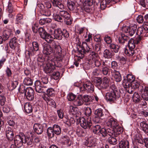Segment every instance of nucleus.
I'll return each instance as SVG.
<instances>
[{"label": "nucleus", "instance_id": "13", "mask_svg": "<svg viewBox=\"0 0 148 148\" xmlns=\"http://www.w3.org/2000/svg\"><path fill=\"white\" fill-rule=\"evenodd\" d=\"M136 29V25H134L129 27L125 26L123 27L122 30L126 33H128L130 36H132L135 33Z\"/></svg>", "mask_w": 148, "mask_h": 148}, {"label": "nucleus", "instance_id": "55", "mask_svg": "<svg viewBox=\"0 0 148 148\" xmlns=\"http://www.w3.org/2000/svg\"><path fill=\"white\" fill-rule=\"evenodd\" d=\"M33 83L32 80L28 77L25 78L23 81L24 84L26 85H32L33 84Z\"/></svg>", "mask_w": 148, "mask_h": 148}, {"label": "nucleus", "instance_id": "26", "mask_svg": "<svg viewBox=\"0 0 148 148\" xmlns=\"http://www.w3.org/2000/svg\"><path fill=\"white\" fill-rule=\"evenodd\" d=\"M18 45V44L17 42L16 38L13 37L9 42V45L10 47L13 49H14Z\"/></svg>", "mask_w": 148, "mask_h": 148}, {"label": "nucleus", "instance_id": "38", "mask_svg": "<svg viewBox=\"0 0 148 148\" xmlns=\"http://www.w3.org/2000/svg\"><path fill=\"white\" fill-rule=\"evenodd\" d=\"M113 76L115 81L117 82H120L121 80V77L120 73L118 71H115L113 73Z\"/></svg>", "mask_w": 148, "mask_h": 148}, {"label": "nucleus", "instance_id": "27", "mask_svg": "<svg viewBox=\"0 0 148 148\" xmlns=\"http://www.w3.org/2000/svg\"><path fill=\"white\" fill-rule=\"evenodd\" d=\"M110 79L107 77H105L102 79L101 88L103 89H106L108 87L109 85Z\"/></svg>", "mask_w": 148, "mask_h": 148}, {"label": "nucleus", "instance_id": "61", "mask_svg": "<svg viewBox=\"0 0 148 148\" xmlns=\"http://www.w3.org/2000/svg\"><path fill=\"white\" fill-rule=\"evenodd\" d=\"M38 24L36 22H34L32 24V29L33 32L35 33H36L38 31Z\"/></svg>", "mask_w": 148, "mask_h": 148}, {"label": "nucleus", "instance_id": "19", "mask_svg": "<svg viewBox=\"0 0 148 148\" xmlns=\"http://www.w3.org/2000/svg\"><path fill=\"white\" fill-rule=\"evenodd\" d=\"M54 39H56L59 40L62 39L63 34L62 31L60 28H58L55 30L53 32Z\"/></svg>", "mask_w": 148, "mask_h": 148}, {"label": "nucleus", "instance_id": "23", "mask_svg": "<svg viewBox=\"0 0 148 148\" xmlns=\"http://www.w3.org/2000/svg\"><path fill=\"white\" fill-rule=\"evenodd\" d=\"M83 103V98L81 95H78L73 102V104L77 106L82 105Z\"/></svg>", "mask_w": 148, "mask_h": 148}, {"label": "nucleus", "instance_id": "45", "mask_svg": "<svg viewBox=\"0 0 148 148\" xmlns=\"http://www.w3.org/2000/svg\"><path fill=\"white\" fill-rule=\"evenodd\" d=\"M128 45L129 49L133 50L135 49V43L134 39L131 38L130 40H129Z\"/></svg>", "mask_w": 148, "mask_h": 148}, {"label": "nucleus", "instance_id": "11", "mask_svg": "<svg viewBox=\"0 0 148 148\" xmlns=\"http://www.w3.org/2000/svg\"><path fill=\"white\" fill-rule=\"evenodd\" d=\"M47 124L44 123L42 124L35 123L33 126L34 131L38 134H41L43 132L44 127H46Z\"/></svg>", "mask_w": 148, "mask_h": 148}, {"label": "nucleus", "instance_id": "4", "mask_svg": "<svg viewBox=\"0 0 148 148\" xmlns=\"http://www.w3.org/2000/svg\"><path fill=\"white\" fill-rule=\"evenodd\" d=\"M91 45L87 44L85 42H82V47L79 46L78 49L79 55H81V56L83 57L84 54L89 52L91 51V48L90 47Z\"/></svg>", "mask_w": 148, "mask_h": 148}, {"label": "nucleus", "instance_id": "8", "mask_svg": "<svg viewBox=\"0 0 148 148\" xmlns=\"http://www.w3.org/2000/svg\"><path fill=\"white\" fill-rule=\"evenodd\" d=\"M55 66L57 67L59 66L56 64V62L50 60L46 64L44 70L47 73H52L55 69Z\"/></svg>", "mask_w": 148, "mask_h": 148}, {"label": "nucleus", "instance_id": "50", "mask_svg": "<svg viewBox=\"0 0 148 148\" xmlns=\"http://www.w3.org/2000/svg\"><path fill=\"white\" fill-rule=\"evenodd\" d=\"M103 56L105 58H110L112 56V53L109 50L106 49L104 51Z\"/></svg>", "mask_w": 148, "mask_h": 148}, {"label": "nucleus", "instance_id": "48", "mask_svg": "<svg viewBox=\"0 0 148 148\" xmlns=\"http://www.w3.org/2000/svg\"><path fill=\"white\" fill-rule=\"evenodd\" d=\"M107 4L106 0H100V2L97 3V5H100L101 10H104L106 7Z\"/></svg>", "mask_w": 148, "mask_h": 148}, {"label": "nucleus", "instance_id": "7", "mask_svg": "<svg viewBox=\"0 0 148 148\" xmlns=\"http://www.w3.org/2000/svg\"><path fill=\"white\" fill-rule=\"evenodd\" d=\"M80 92L85 90L88 92H92L94 91V87L93 85L90 82H87L84 83L82 87H80Z\"/></svg>", "mask_w": 148, "mask_h": 148}, {"label": "nucleus", "instance_id": "2", "mask_svg": "<svg viewBox=\"0 0 148 148\" xmlns=\"http://www.w3.org/2000/svg\"><path fill=\"white\" fill-rule=\"evenodd\" d=\"M38 33L40 37L45 40L47 42L51 43L53 40V37L46 32L43 27H40L38 29Z\"/></svg>", "mask_w": 148, "mask_h": 148}, {"label": "nucleus", "instance_id": "34", "mask_svg": "<svg viewBox=\"0 0 148 148\" xmlns=\"http://www.w3.org/2000/svg\"><path fill=\"white\" fill-rule=\"evenodd\" d=\"M23 17L22 14H18L16 16V24L21 25H23L24 22L23 20Z\"/></svg>", "mask_w": 148, "mask_h": 148}, {"label": "nucleus", "instance_id": "54", "mask_svg": "<svg viewBox=\"0 0 148 148\" xmlns=\"http://www.w3.org/2000/svg\"><path fill=\"white\" fill-rule=\"evenodd\" d=\"M51 22V19L49 18L41 19L39 21V24L41 25L49 23Z\"/></svg>", "mask_w": 148, "mask_h": 148}, {"label": "nucleus", "instance_id": "24", "mask_svg": "<svg viewBox=\"0 0 148 148\" xmlns=\"http://www.w3.org/2000/svg\"><path fill=\"white\" fill-rule=\"evenodd\" d=\"M42 83L39 80L36 81L34 83V86L36 91L38 93H41L44 91V90L42 88Z\"/></svg>", "mask_w": 148, "mask_h": 148}, {"label": "nucleus", "instance_id": "29", "mask_svg": "<svg viewBox=\"0 0 148 148\" xmlns=\"http://www.w3.org/2000/svg\"><path fill=\"white\" fill-rule=\"evenodd\" d=\"M130 39V38L124 34H121L119 38V42L120 44H123Z\"/></svg>", "mask_w": 148, "mask_h": 148}, {"label": "nucleus", "instance_id": "17", "mask_svg": "<svg viewBox=\"0 0 148 148\" xmlns=\"http://www.w3.org/2000/svg\"><path fill=\"white\" fill-rule=\"evenodd\" d=\"M135 81L134 77L131 74H128L127 75L126 78L123 80V84H124L126 86H129V84H131Z\"/></svg>", "mask_w": 148, "mask_h": 148}, {"label": "nucleus", "instance_id": "51", "mask_svg": "<svg viewBox=\"0 0 148 148\" xmlns=\"http://www.w3.org/2000/svg\"><path fill=\"white\" fill-rule=\"evenodd\" d=\"M40 13L42 15L46 16H50L51 15L50 10L46 8H45L42 10H40Z\"/></svg>", "mask_w": 148, "mask_h": 148}, {"label": "nucleus", "instance_id": "40", "mask_svg": "<svg viewBox=\"0 0 148 148\" xmlns=\"http://www.w3.org/2000/svg\"><path fill=\"white\" fill-rule=\"evenodd\" d=\"M109 91L110 92L115 93V94H119V92L114 83H112L110 87Z\"/></svg>", "mask_w": 148, "mask_h": 148}, {"label": "nucleus", "instance_id": "56", "mask_svg": "<svg viewBox=\"0 0 148 148\" xmlns=\"http://www.w3.org/2000/svg\"><path fill=\"white\" fill-rule=\"evenodd\" d=\"M77 134L79 136H84L85 135V132L81 128H78L76 130Z\"/></svg>", "mask_w": 148, "mask_h": 148}, {"label": "nucleus", "instance_id": "43", "mask_svg": "<svg viewBox=\"0 0 148 148\" xmlns=\"http://www.w3.org/2000/svg\"><path fill=\"white\" fill-rule=\"evenodd\" d=\"M55 10L53 11L54 13L53 14V18L55 20L58 22H62L64 20L62 17L59 14H56L55 12Z\"/></svg>", "mask_w": 148, "mask_h": 148}, {"label": "nucleus", "instance_id": "35", "mask_svg": "<svg viewBox=\"0 0 148 148\" xmlns=\"http://www.w3.org/2000/svg\"><path fill=\"white\" fill-rule=\"evenodd\" d=\"M67 5L68 8L70 10H73L75 8V3L71 0H68Z\"/></svg>", "mask_w": 148, "mask_h": 148}, {"label": "nucleus", "instance_id": "6", "mask_svg": "<svg viewBox=\"0 0 148 148\" xmlns=\"http://www.w3.org/2000/svg\"><path fill=\"white\" fill-rule=\"evenodd\" d=\"M59 14L62 17L65 23L67 25H70L72 23V18L67 12L64 10H61L59 12Z\"/></svg>", "mask_w": 148, "mask_h": 148}, {"label": "nucleus", "instance_id": "64", "mask_svg": "<svg viewBox=\"0 0 148 148\" xmlns=\"http://www.w3.org/2000/svg\"><path fill=\"white\" fill-rule=\"evenodd\" d=\"M91 63L92 67H94V65H95V66L99 67L101 64L100 61L97 59L93 60Z\"/></svg>", "mask_w": 148, "mask_h": 148}, {"label": "nucleus", "instance_id": "63", "mask_svg": "<svg viewBox=\"0 0 148 148\" xmlns=\"http://www.w3.org/2000/svg\"><path fill=\"white\" fill-rule=\"evenodd\" d=\"M92 114V110L89 107L86 108L85 109V114L87 116H90Z\"/></svg>", "mask_w": 148, "mask_h": 148}, {"label": "nucleus", "instance_id": "62", "mask_svg": "<svg viewBox=\"0 0 148 148\" xmlns=\"http://www.w3.org/2000/svg\"><path fill=\"white\" fill-rule=\"evenodd\" d=\"M84 5L92 6L93 3V0H83Z\"/></svg>", "mask_w": 148, "mask_h": 148}, {"label": "nucleus", "instance_id": "39", "mask_svg": "<svg viewBox=\"0 0 148 148\" xmlns=\"http://www.w3.org/2000/svg\"><path fill=\"white\" fill-rule=\"evenodd\" d=\"M83 98V102L84 101L85 103V104L86 105L90 104V102H91L92 100L91 97L87 95H84Z\"/></svg>", "mask_w": 148, "mask_h": 148}, {"label": "nucleus", "instance_id": "30", "mask_svg": "<svg viewBox=\"0 0 148 148\" xmlns=\"http://www.w3.org/2000/svg\"><path fill=\"white\" fill-rule=\"evenodd\" d=\"M55 134L57 135H60L62 132L61 128L58 125L54 124L52 127Z\"/></svg>", "mask_w": 148, "mask_h": 148}, {"label": "nucleus", "instance_id": "18", "mask_svg": "<svg viewBox=\"0 0 148 148\" xmlns=\"http://www.w3.org/2000/svg\"><path fill=\"white\" fill-rule=\"evenodd\" d=\"M6 136L8 139L10 141L12 140L14 138V134L12 128L8 127L6 131Z\"/></svg>", "mask_w": 148, "mask_h": 148}, {"label": "nucleus", "instance_id": "9", "mask_svg": "<svg viewBox=\"0 0 148 148\" xmlns=\"http://www.w3.org/2000/svg\"><path fill=\"white\" fill-rule=\"evenodd\" d=\"M25 139V136L24 134L21 133L19 135L16 136L14 138V143L17 147H21L24 143L23 139Z\"/></svg>", "mask_w": 148, "mask_h": 148}, {"label": "nucleus", "instance_id": "37", "mask_svg": "<svg viewBox=\"0 0 148 148\" xmlns=\"http://www.w3.org/2000/svg\"><path fill=\"white\" fill-rule=\"evenodd\" d=\"M101 129L100 125H97L92 127V130L94 134L100 135Z\"/></svg>", "mask_w": 148, "mask_h": 148}, {"label": "nucleus", "instance_id": "47", "mask_svg": "<svg viewBox=\"0 0 148 148\" xmlns=\"http://www.w3.org/2000/svg\"><path fill=\"white\" fill-rule=\"evenodd\" d=\"M114 136L116 137L118 135L120 134L123 132L122 128L119 126V125L114 129Z\"/></svg>", "mask_w": 148, "mask_h": 148}, {"label": "nucleus", "instance_id": "58", "mask_svg": "<svg viewBox=\"0 0 148 148\" xmlns=\"http://www.w3.org/2000/svg\"><path fill=\"white\" fill-rule=\"evenodd\" d=\"M146 101L143 99H141L139 101L140 102L139 105L140 107L144 108H146L147 106V103Z\"/></svg>", "mask_w": 148, "mask_h": 148}, {"label": "nucleus", "instance_id": "36", "mask_svg": "<svg viewBox=\"0 0 148 148\" xmlns=\"http://www.w3.org/2000/svg\"><path fill=\"white\" fill-rule=\"evenodd\" d=\"M140 127L145 132L148 133V124L145 121H143L140 123Z\"/></svg>", "mask_w": 148, "mask_h": 148}, {"label": "nucleus", "instance_id": "12", "mask_svg": "<svg viewBox=\"0 0 148 148\" xmlns=\"http://www.w3.org/2000/svg\"><path fill=\"white\" fill-rule=\"evenodd\" d=\"M120 97L119 94H115V93L110 92L107 93L106 95V100L112 102L115 101Z\"/></svg>", "mask_w": 148, "mask_h": 148}, {"label": "nucleus", "instance_id": "25", "mask_svg": "<svg viewBox=\"0 0 148 148\" xmlns=\"http://www.w3.org/2000/svg\"><path fill=\"white\" fill-rule=\"evenodd\" d=\"M107 124L108 126H110L112 128L114 129L119 125L117 121L112 118L109 119L107 122Z\"/></svg>", "mask_w": 148, "mask_h": 148}, {"label": "nucleus", "instance_id": "53", "mask_svg": "<svg viewBox=\"0 0 148 148\" xmlns=\"http://www.w3.org/2000/svg\"><path fill=\"white\" fill-rule=\"evenodd\" d=\"M109 47L111 49H112L113 51L116 53L118 52L120 48V47L118 45L113 43L110 44Z\"/></svg>", "mask_w": 148, "mask_h": 148}, {"label": "nucleus", "instance_id": "1", "mask_svg": "<svg viewBox=\"0 0 148 148\" xmlns=\"http://www.w3.org/2000/svg\"><path fill=\"white\" fill-rule=\"evenodd\" d=\"M19 91L22 93L25 92L27 99L31 101L34 99V91L31 87H28L25 89L24 86H22L19 88Z\"/></svg>", "mask_w": 148, "mask_h": 148}, {"label": "nucleus", "instance_id": "57", "mask_svg": "<svg viewBox=\"0 0 148 148\" xmlns=\"http://www.w3.org/2000/svg\"><path fill=\"white\" fill-rule=\"evenodd\" d=\"M108 140V143L111 144L115 145L117 143L116 139L112 136L109 137Z\"/></svg>", "mask_w": 148, "mask_h": 148}, {"label": "nucleus", "instance_id": "31", "mask_svg": "<svg viewBox=\"0 0 148 148\" xmlns=\"http://www.w3.org/2000/svg\"><path fill=\"white\" fill-rule=\"evenodd\" d=\"M24 109L25 112L28 114L31 113L33 110L32 106L29 103H26L24 104Z\"/></svg>", "mask_w": 148, "mask_h": 148}, {"label": "nucleus", "instance_id": "3", "mask_svg": "<svg viewBox=\"0 0 148 148\" xmlns=\"http://www.w3.org/2000/svg\"><path fill=\"white\" fill-rule=\"evenodd\" d=\"M53 48L54 49L53 54H58V56L56 57V60L57 61H62L64 55L63 53L61 47L59 45L55 44L53 45Z\"/></svg>", "mask_w": 148, "mask_h": 148}, {"label": "nucleus", "instance_id": "33", "mask_svg": "<svg viewBox=\"0 0 148 148\" xmlns=\"http://www.w3.org/2000/svg\"><path fill=\"white\" fill-rule=\"evenodd\" d=\"M137 50L136 49L133 50L129 49V50L125 48V49L124 53L128 56H135Z\"/></svg>", "mask_w": 148, "mask_h": 148}, {"label": "nucleus", "instance_id": "42", "mask_svg": "<svg viewBox=\"0 0 148 148\" xmlns=\"http://www.w3.org/2000/svg\"><path fill=\"white\" fill-rule=\"evenodd\" d=\"M101 74H103L104 75H107L110 72L109 69L106 66H102L100 69Z\"/></svg>", "mask_w": 148, "mask_h": 148}, {"label": "nucleus", "instance_id": "5", "mask_svg": "<svg viewBox=\"0 0 148 148\" xmlns=\"http://www.w3.org/2000/svg\"><path fill=\"white\" fill-rule=\"evenodd\" d=\"M39 49V45L36 42H33L31 43H29L28 45V53L29 56L34 55L36 52Z\"/></svg>", "mask_w": 148, "mask_h": 148}, {"label": "nucleus", "instance_id": "15", "mask_svg": "<svg viewBox=\"0 0 148 148\" xmlns=\"http://www.w3.org/2000/svg\"><path fill=\"white\" fill-rule=\"evenodd\" d=\"M13 37V32L12 29H8L5 30L3 33V37L4 41H5L9 38H12Z\"/></svg>", "mask_w": 148, "mask_h": 148}, {"label": "nucleus", "instance_id": "22", "mask_svg": "<svg viewBox=\"0 0 148 148\" xmlns=\"http://www.w3.org/2000/svg\"><path fill=\"white\" fill-rule=\"evenodd\" d=\"M148 32L142 26L138 28L136 34L138 36L145 37L147 36L146 34Z\"/></svg>", "mask_w": 148, "mask_h": 148}, {"label": "nucleus", "instance_id": "20", "mask_svg": "<svg viewBox=\"0 0 148 148\" xmlns=\"http://www.w3.org/2000/svg\"><path fill=\"white\" fill-rule=\"evenodd\" d=\"M69 113L71 115H72L74 117H77L79 115V112L78 109L76 107H74L72 106H70Z\"/></svg>", "mask_w": 148, "mask_h": 148}, {"label": "nucleus", "instance_id": "60", "mask_svg": "<svg viewBox=\"0 0 148 148\" xmlns=\"http://www.w3.org/2000/svg\"><path fill=\"white\" fill-rule=\"evenodd\" d=\"M54 90L52 88H49L47 90V95L49 97H52L54 95Z\"/></svg>", "mask_w": 148, "mask_h": 148}, {"label": "nucleus", "instance_id": "41", "mask_svg": "<svg viewBox=\"0 0 148 148\" xmlns=\"http://www.w3.org/2000/svg\"><path fill=\"white\" fill-rule=\"evenodd\" d=\"M47 134L49 138H52L54 137L55 133H54L52 127H49L47 129Z\"/></svg>", "mask_w": 148, "mask_h": 148}, {"label": "nucleus", "instance_id": "49", "mask_svg": "<svg viewBox=\"0 0 148 148\" xmlns=\"http://www.w3.org/2000/svg\"><path fill=\"white\" fill-rule=\"evenodd\" d=\"M24 143H26L28 145H31L33 143L32 138L31 137H28L25 136V139H23Z\"/></svg>", "mask_w": 148, "mask_h": 148}, {"label": "nucleus", "instance_id": "32", "mask_svg": "<svg viewBox=\"0 0 148 148\" xmlns=\"http://www.w3.org/2000/svg\"><path fill=\"white\" fill-rule=\"evenodd\" d=\"M119 148H129V143L128 141L122 140L119 144Z\"/></svg>", "mask_w": 148, "mask_h": 148}, {"label": "nucleus", "instance_id": "21", "mask_svg": "<svg viewBox=\"0 0 148 148\" xmlns=\"http://www.w3.org/2000/svg\"><path fill=\"white\" fill-rule=\"evenodd\" d=\"M142 98L146 101H148V87L144 86L142 92H139Z\"/></svg>", "mask_w": 148, "mask_h": 148}, {"label": "nucleus", "instance_id": "59", "mask_svg": "<svg viewBox=\"0 0 148 148\" xmlns=\"http://www.w3.org/2000/svg\"><path fill=\"white\" fill-rule=\"evenodd\" d=\"M98 56V54L97 53H95L94 51H92L90 52V53L89 55V56L90 58V59L92 60V61H91V62H92L93 60H96Z\"/></svg>", "mask_w": 148, "mask_h": 148}, {"label": "nucleus", "instance_id": "46", "mask_svg": "<svg viewBox=\"0 0 148 148\" xmlns=\"http://www.w3.org/2000/svg\"><path fill=\"white\" fill-rule=\"evenodd\" d=\"M133 99L134 102L135 103H137L140 100V96L137 92H135L133 96Z\"/></svg>", "mask_w": 148, "mask_h": 148}, {"label": "nucleus", "instance_id": "16", "mask_svg": "<svg viewBox=\"0 0 148 148\" xmlns=\"http://www.w3.org/2000/svg\"><path fill=\"white\" fill-rule=\"evenodd\" d=\"M131 84L135 90L136 89H138L139 92H142L143 89V88L144 86H145L144 84H140L139 82L136 80L132 82Z\"/></svg>", "mask_w": 148, "mask_h": 148}, {"label": "nucleus", "instance_id": "52", "mask_svg": "<svg viewBox=\"0 0 148 148\" xmlns=\"http://www.w3.org/2000/svg\"><path fill=\"white\" fill-rule=\"evenodd\" d=\"M123 85L124 88H125L126 90L130 94L132 93L135 90L131 84H129V86H126L124 84Z\"/></svg>", "mask_w": 148, "mask_h": 148}, {"label": "nucleus", "instance_id": "14", "mask_svg": "<svg viewBox=\"0 0 148 148\" xmlns=\"http://www.w3.org/2000/svg\"><path fill=\"white\" fill-rule=\"evenodd\" d=\"M42 53L45 55H49L52 53H54V49L47 43H44L43 45Z\"/></svg>", "mask_w": 148, "mask_h": 148}, {"label": "nucleus", "instance_id": "10", "mask_svg": "<svg viewBox=\"0 0 148 148\" xmlns=\"http://www.w3.org/2000/svg\"><path fill=\"white\" fill-rule=\"evenodd\" d=\"M79 122L81 126L84 129L90 128L92 125L91 121L89 118L86 120L84 117L80 118Z\"/></svg>", "mask_w": 148, "mask_h": 148}, {"label": "nucleus", "instance_id": "28", "mask_svg": "<svg viewBox=\"0 0 148 148\" xmlns=\"http://www.w3.org/2000/svg\"><path fill=\"white\" fill-rule=\"evenodd\" d=\"M53 5L54 6L57 7L61 10L64 9V6L58 0H51Z\"/></svg>", "mask_w": 148, "mask_h": 148}, {"label": "nucleus", "instance_id": "44", "mask_svg": "<svg viewBox=\"0 0 148 148\" xmlns=\"http://www.w3.org/2000/svg\"><path fill=\"white\" fill-rule=\"evenodd\" d=\"M95 115V117H101L103 115V110L101 108H99L96 110L94 113Z\"/></svg>", "mask_w": 148, "mask_h": 148}]
</instances>
